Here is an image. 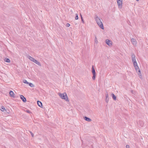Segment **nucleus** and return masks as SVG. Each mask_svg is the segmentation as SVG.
Returning a JSON list of instances; mask_svg holds the SVG:
<instances>
[{
  "instance_id": "cd10ccee",
  "label": "nucleus",
  "mask_w": 148,
  "mask_h": 148,
  "mask_svg": "<svg viewBox=\"0 0 148 148\" xmlns=\"http://www.w3.org/2000/svg\"><path fill=\"white\" fill-rule=\"evenodd\" d=\"M26 112H27L28 113H31V112L29 110H26Z\"/></svg>"
},
{
  "instance_id": "393cba45",
  "label": "nucleus",
  "mask_w": 148,
  "mask_h": 148,
  "mask_svg": "<svg viewBox=\"0 0 148 148\" xmlns=\"http://www.w3.org/2000/svg\"><path fill=\"white\" fill-rule=\"evenodd\" d=\"M109 99H108V98H106V103H108V102Z\"/></svg>"
},
{
  "instance_id": "473e14b6",
  "label": "nucleus",
  "mask_w": 148,
  "mask_h": 148,
  "mask_svg": "<svg viewBox=\"0 0 148 148\" xmlns=\"http://www.w3.org/2000/svg\"><path fill=\"white\" fill-rule=\"evenodd\" d=\"M136 1H139V0H136Z\"/></svg>"
},
{
  "instance_id": "20e7f679",
  "label": "nucleus",
  "mask_w": 148,
  "mask_h": 148,
  "mask_svg": "<svg viewBox=\"0 0 148 148\" xmlns=\"http://www.w3.org/2000/svg\"><path fill=\"white\" fill-rule=\"evenodd\" d=\"M131 42L134 47L136 46L137 41L134 38H132L131 39Z\"/></svg>"
},
{
  "instance_id": "4be33fe9",
  "label": "nucleus",
  "mask_w": 148,
  "mask_h": 148,
  "mask_svg": "<svg viewBox=\"0 0 148 148\" xmlns=\"http://www.w3.org/2000/svg\"><path fill=\"white\" fill-rule=\"evenodd\" d=\"M95 43H98L97 39V37L95 36Z\"/></svg>"
},
{
  "instance_id": "9b49d317",
  "label": "nucleus",
  "mask_w": 148,
  "mask_h": 148,
  "mask_svg": "<svg viewBox=\"0 0 148 148\" xmlns=\"http://www.w3.org/2000/svg\"><path fill=\"white\" fill-rule=\"evenodd\" d=\"M38 105L40 107H42V103L41 101H37Z\"/></svg>"
},
{
  "instance_id": "6e6552de",
  "label": "nucleus",
  "mask_w": 148,
  "mask_h": 148,
  "mask_svg": "<svg viewBox=\"0 0 148 148\" xmlns=\"http://www.w3.org/2000/svg\"><path fill=\"white\" fill-rule=\"evenodd\" d=\"M9 94L10 96L11 97H12L14 98L15 97L14 96L15 94L14 93V92L12 90H10L9 92Z\"/></svg>"
},
{
  "instance_id": "2f4dec72",
  "label": "nucleus",
  "mask_w": 148,
  "mask_h": 148,
  "mask_svg": "<svg viewBox=\"0 0 148 148\" xmlns=\"http://www.w3.org/2000/svg\"><path fill=\"white\" fill-rule=\"evenodd\" d=\"M80 16H81V19H82V18H83L82 17L81 14H80Z\"/></svg>"
},
{
  "instance_id": "f3484780",
  "label": "nucleus",
  "mask_w": 148,
  "mask_h": 148,
  "mask_svg": "<svg viewBox=\"0 0 148 148\" xmlns=\"http://www.w3.org/2000/svg\"><path fill=\"white\" fill-rule=\"evenodd\" d=\"M28 84L31 87H34V85L32 83H29V84Z\"/></svg>"
},
{
  "instance_id": "ddd939ff",
  "label": "nucleus",
  "mask_w": 148,
  "mask_h": 148,
  "mask_svg": "<svg viewBox=\"0 0 148 148\" xmlns=\"http://www.w3.org/2000/svg\"><path fill=\"white\" fill-rule=\"evenodd\" d=\"M92 72L93 74H95V70L94 68V66H92Z\"/></svg>"
},
{
  "instance_id": "9d476101",
  "label": "nucleus",
  "mask_w": 148,
  "mask_h": 148,
  "mask_svg": "<svg viewBox=\"0 0 148 148\" xmlns=\"http://www.w3.org/2000/svg\"><path fill=\"white\" fill-rule=\"evenodd\" d=\"M64 93H64L63 94L59 93V95L60 97L62 99H65V95L64 94Z\"/></svg>"
},
{
  "instance_id": "39448f33",
  "label": "nucleus",
  "mask_w": 148,
  "mask_h": 148,
  "mask_svg": "<svg viewBox=\"0 0 148 148\" xmlns=\"http://www.w3.org/2000/svg\"><path fill=\"white\" fill-rule=\"evenodd\" d=\"M123 0H117V3L119 7H121L122 4Z\"/></svg>"
},
{
  "instance_id": "a878e982",
  "label": "nucleus",
  "mask_w": 148,
  "mask_h": 148,
  "mask_svg": "<svg viewBox=\"0 0 148 148\" xmlns=\"http://www.w3.org/2000/svg\"><path fill=\"white\" fill-rule=\"evenodd\" d=\"M30 132L32 135V137H33L34 136V134H33V133H32V132H30Z\"/></svg>"
},
{
  "instance_id": "5701e85b",
  "label": "nucleus",
  "mask_w": 148,
  "mask_h": 148,
  "mask_svg": "<svg viewBox=\"0 0 148 148\" xmlns=\"http://www.w3.org/2000/svg\"><path fill=\"white\" fill-rule=\"evenodd\" d=\"M95 74H93V76H92V79H93V80H95Z\"/></svg>"
},
{
  "instance_id": "b1692460",
  "label": "nucleus",
  "mask_w": 148,
  "mask_h": 148,
  "mask_svg": "<svg viewBox=\"0 0 148 148\" xmlns=\"http://www.w3.org/2000/svg\"><path fill=\"white\" fill-rule=\"evenodd\" d=\"M139 123H141V126H143V123L142 121H139Z\"/></svg>"
},
{
  "instance_id": "bb28decb",
  "label": "nucleus",
  "mask_w": 148,
  "mask_h": 148,
  "mask_svg": "<svg viewBox=\"0 0 148 148\" xmlns=\"http://www.w3.org/2000/svg\"><path fill=\"white\" fill-rule=\"evenodd\" d=\"M66 26L67 27H69L70 26V24L68 23H67L66 24Z\"/></svg>"
},
{
  "instance_id": "dca6fc26",
  "label": "nucleus",
  "mask_w": 148,
  "mask_h": 148,
  "mask_svg": "<svg viewBox=\"0 0 148 148\" xmlns=\"http://www.w3.org/2000/svg\"><path fill=\"white\" fill-rule=\"evenodd\" d=\"M112 97L113 99L114 100H116V97L114 95V94H112Z\"/></svg>"
},
{
  "instance_id": "c85d7f7f",
  "label": "nucleus",
  "mask_w": 148,
  "mask_h": 148,
  "mask_svg": "<svg viewBox=\"0 0 148 148\" xmlns=\"http://www.w3.org/2000/svg\"><path fill=\"white\" fill-rule=\"evenodd\" d=\"M126 148H130V146L128 145H126Z\"/></svg>"
},
{
  "instance_id": "6ab92c4d",
  "label": "nucleus",
  "mask_w": 148,
  "mask_h": 148,
  "mask_svg": "<svg viewBox=\"0 0 148 148\" xmlns=\"http://www.w3.org/2000/svg\"><path fill=\"white\" fill-rule=\"evenodd\" d=\"M5 109L4 107L3 106H2L1 107V110L2 111H4Z\"/></svg>"
},
{
  "instance_id": "7c9ffc66",
  "label": "nucleus",
  "mask_w": 148,
  "mask_h": 148,
  "mask_svg": "<svg viewBox=\"0 0 148 148\" xmlns=\"http://www.w3.org/2000/svg\"><path fill=\"white\" fill-rule=\"evenodd\" d=\"M81 21H82V22L84 23V21L83 20V18H82V19H81Z\"/></svg>"
},
{
  "instance_id": "f257e3e1",
  "label": "nucleus",
  "mask_w": 148,
  "mask_h": 148,
  "mask_svg": "<svg viewBox=\"0 0 148 148\" xmlns=\"http://www.w3.org/2000/svg\"><path fill=\"white\" fill-rule=\"evenodd\" d=\"M95 19L97 25L99 27L102 29H104L102 22L101 20L97 15L95 16Z\"/></svg>"
},
{
  "instance_id": "a211bd4d",
  "label": "nucleus",
  "mask_w": 148,
  "mask_h": 148,
  "mask_svg": "<svg viewBox=\"0 0 148 148\" xmlns=\"http://www.w3.org/2000/svg\"><path fill=\"white\" fill-rule=\"evenodd\" d=\"M23 82L24 83L26 84H29V82H28L26 79H24L23 80Z\"/></svg>"
},
{
  "instance_id": "4468645a",
  "label": "nucleus",
  "mask_w": 148,
  "mask_h": 148,
  "mask_svg": "<svg viewBox=\"0 0 148 148\" xmlns=\"http://www.w3.org/2000/svg\"><path fill=\"white\" fill-rule=\"evenodd\" d=\"M4 60L5 62H10V60L7 58H5L4 59Z\"/></svg>"
},
{
  "instance_id": "aec40b11",
  "label": "nucleus",
  "mask_w": 148,
  "mask_h": 148,
  "mask_svg": "<svg viewBox=\"0 0 148 148\" xmlns=\"http://www.w3.org/2000/svg\"><path fill=\"white\" fill-rule=\"evenodd\" d=\"M138 74L139 75V77L140 78L142 79V75L141 74V73H140L138 72Z\"/></svg>"
},
{
  "instance_id": "1a4fd4ad",
  "label": "nucleus",
  "mask_w": 148,
  "mask_h": 148,
  "mask_svg": "<svg viewBox=\"0 0 148 148\" xmlns=\"http://www.w3.org/2000/svg\"><path fill=\"white\" fill-rule=\"evenodd\" d=\"M132 62L136 61L135 58V56L134 53L132 54Z\"/></svg>"
},
{
  "instance_id": "f03ea898",
  "label": "nucleus",
  "mask_w": 148,
  "mask_h": 148,
  "mask_svg": "<svg viewBox=\"0 0 148 148\" xmlns=\"http://www.w3.org/2000/svg\"><path fill=\"white\" fill-rule=\"evenodd\" d=\"M27 57L31 61L33 62L39 66H41V65L40 63L34 58L29 56Z\"/></svg>"
},
{
  "instance_id": "423d86ee",
  "label": "nucleus",
  "mask_w": 148,
  "mask_h": 148,
  "mask_svg": "<svg viewBox=\"0 0 148 148\" xmlns=\"http://www.w3.org/2000/svg\"><path fill=\"white\" fill-rule=\"evenodd\" d=\"M20 98L23 102H25L26 101V98L23 95H20Z\"/></svg>"
},
{
  "instance_id": "0eeeda50",
  "label": "nucleus",
  "mask_w": 148,
  "mask_h": 148,
  "mask_svg": "<svg viewBox=\"0 0 148 148\" xmlns=\"http://www.w3.org/2000/svg\"><path fill=\"white\" fill-rule=\"evenodd\" d=\"M106 42L109 46H111L112 45V44L111 43V41H110V40L108 39H107L106 40Z\"/></svg>"
},
{
  "instance_id": "7ed1b4c3",
  "label": "nucleus",
  "mask_w": 148,
  "mask_h": 148,
  "mask_svg": "<svg viewBox=\"0 0 148 148\" xmlns=\"http://www.w3.org/2000/svg\"><path fill=\"white\" fill-rule=\"evenodd\" d=\"M134 64V66L137 71H138L140 73V71L139 69L137 64L136 61L132 62Z\"/></svg>"
},
{
  "instance_id": "2eb2a0df",
  "label": "nucleus",
  "mask_w": 148,
  "mask_h": 148,
  "mask_svg": "<svg viewBox=\"0 0 148 148\" xmlns=\"http://www.w3.org/2000/svg\"><path fill=\"white\" fill-rule=\"evenodd\" d=\"M65 101L69 102V100L68 99L67 95L66 93H65Z\"/></svg>"
},
{
  "instance_id": "412c9836",
  "label": "nucleus",
  "mask_w": 148,
  "mask_h": 148,
  "mask_svg": "<svg viewBox=\"0 0 148 148\" xmlns=\"http://www.w3.org/2000/svg\"><path fill=\"white\" fill-rule=\"evenodd\" d=\"M75 19L76 20H77L78 19V15L77 14H75Z\"/></svg>"
},
{
  "instance_id": "c756f323",
  "label": "nucleus",
  "mask_w": 148,
  "mask_h": 148,
  "mask_svg": "<svg viewBox=\"0 0 148 148\" xmlns=\"http://www.w3.org/2000/svg\"><path fill=\"white\" fill-rule=\"evenodd\" d=\"M108 94L107 93H106V98H108Z\"/></svg>"
},
{
  "instance_id": "f8f14e48",
  "label": "nucleus",
  "mask_w": 148,
  "mask_h": 148,
  "mask_svg": "<svg viewBox=\"0 0 148 148\" xmlns=\"http://www.w3.org/2000/svg\"><path fill=\"white\" fill-rule=\"evenodd\" d=\"M84 119L85 120L88 121H92L90 119L86 116H85Z\"/></svg>"
}]
</instances>
